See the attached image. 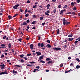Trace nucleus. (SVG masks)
Instances as JSON below:
<instances>
[{"instance_id":"obj_1","label":"nucleus","mask_w":80,"mask_h":80,"mask_svg":"<svg viewBox=\"0 0 80 80\" xmlns=\"http://www.w3.org/2000/svg\"><path fill=\"white\" fill-rule=\"evenodd\" d=\"M62 23H63V25H65V24L67 25H69L70 24V22H68L67 20H65V18H63L62 19Z\"/></svg>"},{"instance_id":"obj_2","label":"nucleus","mask_w":80,"mask_h":80,"mask_svg":"<svg viewBox=\"0 0 80 80\" xmlns=\"http://www.w3.org/2000/svg\"><path fill=\"white\" fill-rule=\"evenodd\" d=\"M19 4H17L15 6H13V7H12V8L14 9H18V7H19Z\"/></svg>"},{"instance_id":"obj_3","label":"nucleus","mask_w":80,"mask_h":80,"mask_svg":"<svg viewBox=\"0 0 80 80\" xmlns=\"http://www.w3.org/2000/svg\"><path fill=\"white\" fill-rule=\"evenodd\" d=\"M52 49L55 50L56 51H60L62 50V49L60 48H53Z\"/></svg>"},{"instance_id":"obj_4","label":"nucleus","mask_w":80,"mask_h":80,"mask_svg":"<svg viewBox=\"0 0 80 80\" xmlns=\"http://www.w3.org/2000/svg\"><path fill=\"white\" fill-rule=\"evenodd\" d=\"M38 46L39 47H41L42 48L43 46H44V45L43 44V43H42L41 44L40 43H39L38 44Z\"/></svg>"},{"instance_id":"obj_5","label":"nucleus","mask_w":80,"mask_h":80,"mask_svg":"<svg viewBox=\"0 0 80 80\" xmlns=\"http://www.w3.org/2000/svg\"><path fill=\"white\" fill-rule=\"evenodd\" d=\"M43 56H44L43 55H42L40 56V57H39V58L38 60V61H40L43 58Z\"/></svg>"},{"instance_id":"obj_6","label":"nucleus","mask_w":80,"mask_h":80,"mask_svg":"<svg viewBox=\"0 0 80 80\" xmlns=\"http://www.w3.org/2000/svg\"><path fill=\"white\" fill-rule=\"evenodd\" d=\"M29 46L30 47V48H31V49H33V44H31Z\"/></svg>"},{"instance_id":"obj_7","label":"nucleus","mask_w":80,"mask_h":80,"mask_svg":"<svg viewBox=\"0 0 80 80\" xmlns=\"http://www.w3.org/2000/svg\"><path fill=\"white\" fill-rule=\"evenodd\" d=\"M7 74V72H1L0 73V75H2L4 74Z\"/></svg>"},{"instance_id":"obj_8","label":"nucleus","mask_w":80,"mask_h":80,"mask_svg":"<svg viewBox=\"0 0 80 80\" xmlns=\"http://www.w3.org/2000/svg\"><path fill=\"white\" fill-rule=\"evenodd\" d=\"M36 54H37V56H38L41 55V53L40 52H36Z\"/></svg>"},{"instance_id":"obj_9","label":"nucleus","mask_w":80,"mask_h":80,"mask_svg":"<svg viewBox=\"0 0 80 80\" xmlns=\"http://www.w3.org/2000/svg\"><path fill=\"white\" fill-rule=\"evenodd\" d=\"M13 18L12 17V16L10 15L8 16V19H12Z\"/></svg>"},{"instance_id":"obj_10","label":"nucleus","mask_w":80,"mask_h":80,"mask_svg":"<svg viewBox=\"0 0 80 80\" xmlns=\"http://www.w3.org/2000/svg\"><path fill=\"white\" fill-rule=\"evenodd\" d=\"M73 40V38H68V41H69L70 42H71Z\"/></svg>"},{"instance_id":"obj_11","label":"nucleus","mask_w":80,"mask_h":80,"mask_svg":"<svg viewBox=\"0 0 80 80\" xmlns=\"http://www.w3.org/2000/svg\"><path fill=\"white\" fill-rule=\"evenodd\" d=\"M64 10H62V11H61L60 12V15H62V13H63V12H64Z\"/></svg>"},{"instance_id":"obj_12","label":"nucleus","mask_w":80,"mask_h":80,"mask_svg":"<svg viewBox=\"0 0 80 80\" xmlns=\"http://www.w3.org/2000/svg\"><path fill=\"white\" fill-rule=\"evenodd\" d=\"M52 62V60H50L48 62H47V64H49L50 63H51Z\"/></svg>"},{"instance_id":"obj_13","label":"nucleus","mask_w":80,"mask_h":80,"mask_svg":"<svg viewBox=\"0 0 80 80\" xmlns=\"http://www.w3.org/2000/svg\"><path fill=\"white\" fill-rule=\"evenodd\" d=\"M12 72L13 74H17L18 73L17 71H15L14 70H13L12 71Z\"/></svg>"},{"instance_id":"obj_14","label":"nucleus","mask_w":80,"mask_h":80,"mask_svg":"<svg viewBox=\"0 0 80 80\" xmlns=\"http://www.w3.org/2000/svg\"><path fill=\"white\" fill-rule=\"evenodd\" d=\"M72 37H73V35L72 34H70L68 36V37L69 38Z\"/></svg>"},{"instance_id":"obj_15","label":"nucleus","mask_w":80,"mask_h":80,"mask_svg":"<svg viewBox=\"0 0 80 80\" xmlns=\"http://www.w3.org/2000/svg\"><path fill=\"white\" fill-rule=\"evenodd\" d=\"M29 29V25L27 26V29H26V31L27 32H28V29Z\"/></svg>"},{"instance_id":"obj_16","label":"nucleus","mask_w":80,"mask_h":80,"mask_svg":"<svg viewBox=\"0 0 80 80\" xmlns=\"http://www.w3.org/2000/svg\"><path fill=\"white\" fill-rule=\"evenodd\" d=\"M11 45H12L10 43H9V44H8V48H10Z\"/></svg>"},{"instance_id":"obj_17","label":"nucleus","mask_w":80,"mask_h":80,"mask_svg":"<svg viewBox=\"0 0 80 80\" xmlns=\"http://www.w3.org/2000/svg\"><path fill=\"white\" fill-rule=\"evenodd\" d=\"M39 71V70H38V69H34V71H33V72H36V71Z\"/></svg>"},{"instance_id":"obj_18","label":"nucleus","mask_w":80,"mask_h":80,"mask_svg":"<svg viewBox=\"0 0 80 80\" xmlns=\"http://www.w3.org/2000/svg\"><path fill=\"white\" fill-rule=\"evenodd\" d=\"M51 60V59L49 58L46 59V61H49Z\"/></svg>"},{"instance_id":"obj_19","label":"nucleus","mask_w":80,"mask_h":80,"mask_svg":"<svg viewBox=\"0 0 80 80\" xmlns=\"http://www.w3.org/2000/svg\"><path fill=\"white\" fill-rule=\"evenodd\" d=\"M68 7V6L67 5H65L64 6V7H63V8L65 9V8H66Z\"/></svg>"},{"instance_id":"obj_20","label":"nucleus","mask_w":80,"mask_h":80,"mask_svg":"<svg viewBox=\"0 0 80 80\" xmlns=\"http://www.w3.org/2000/svg\"><path fill=\"white\" fill-rule=\"evenodd\" d=\"M48 47V48H49L51 47V45H50L49 44H48L46 45V47Z\"/></svg>"},{"instance_id":"obj_21","label":"nucleus","mask_w":80,"mask_h":80,"mask_svg":"<svg viewBox=\"0 0 80 80\" xmlns=\"http://www.w3.org/2000/svg\"><path fill=\"white\" fill-rule=\"evenodd\" d=\"M0 67H1V68L5 67V66L4 64L0 65Z\"/></svg>"},{"instance_id":"obj_22","label":"nucleus","mask_w":80,"mask_h":80,"mask_svg":"<svg viewBox=\"0 0 80 80\" xmlns=\"http://www.w3.org/2000/svg\"><path fill=\"white\" fill-rule=\"evenodd\" d=\"M50 7V4H48L46 6V8H47V9H48Z\"/></svg>"},{"instance_id":"obj_23","label":"nucleus","mask_w":80,"mask_h":80,"mask_svg":"<svg viewBox=\"0 0 80 80\" xmlns=\"http://www.w3.org/2000/svg\"><path fill=\"white\" fill-rule=\"evenodd\" d=\"M80 68V66L78 65L76 66V69H78Z\"/></svg>"},{"instance_id":"obj_24","label":"nucleus","mask_w":80,"mask_h":80,"mask_svg":"<svg viewBox=\"0 0 80 80\" xmlns=\"http://www.w3.org/2000/svg\"><path fill=\"white\" fill-rule=\"evenodd\" d=\"M19 62H21V63H23L24 62V60L23 59H22L21 60H19Z\"/></svg>"},{"instance_id":"obj_25","label":"nucleus","mask_w":80,"mask_h":80,"mask_svg":"<svg viewBox=\"0 0 80 80\" xmlns=\"http://www.w3.org/2000/svg\"><path fill=\"white\" fill-rule=\"evenodd\" d=\"M27 67H32L33 66V65H32V64H31V65L28 64V65H27Z\"/></svg>"},{"instance_id":"obj_26","label":"nucleus","mask_w":80,"mask_h":80,"mask_svg":"<svg viewBox=\"0 0 80 80\" xmlns=\"http://www.w3.org/2000/svg\"><path fill=\"white\" fill-rule=\"evenodd\" d=\"M68 41V39L66 38L65 39V41H63V42H64Z\"/></svg>"},{"instance_id":"obj_27","label":"nucleus","mask_w":80,"mask_h":80,"mask_svg":"<svg viewBox=\"0 0 80 80\" xmlns=\"http://www.w3.org/2000/svg\"><path fill=\"white\" fill-rule=\"evenodd\" d=\"M24 56V55H19V57L21 58H23V56Z\"/></svg>"},{"instance_id":"obj_28","label":"nucleus","mask_w":80,"mask_h":80,"mask_svg":"<svg viewBox=\"0 0 80 80\" xmlns=\"http://www.w3.org/2000/svg\"><path fill=\"white\" fill-rule=\"evenodd\" d=\"M59 33V29H58V31H57V34L58 35Z\"/></svg>"},{"instance_id":"obj_29","label":"nucleus","mask_w":80,"mask_h":80,"mask_svg":"<svg viewBox=\"0 0 80 80\" xmlns=\"http://www.w3.org/2000/svg\"><path fill=\"white\" fill-rule=\"evenodd\" d=\"M27 22H23V24H22L23 26H25L27 25Z\"/></svg>"},{"instance_id":"obj_30","label":"nucleus","mask_w":80,"mask_h":80,"mask_svg":"<svg viewBox=\"0 0 80 80\" xmlns=\"http://www.w3.org/2000/svg\"><path fill=\"white\" fill-rule=\"evenodd\" d=\"M40 62H41L42 63H45V61H42V60H40Z\"/></svg>"},{"instance_id":"obj_31","label":"nucleus","mask_w":80,"mask_h":80,"mask_svg":"<svg viewBox=\"0 0 80 80\" xmlns=\"http://www.w3.org/2000/svg\"><path fill=\"white\" fill-rule=\"evenodd\" d=\"M36 21H33V22H32L31 24H35V23H36Z\"/></svg>"},{"instance_id":"obj_32","label":"nucleus","mask_w":80,"mask_h":80,"mask_svg":"<svg viewBox=\"0 0 80 80\" xmlns=\"http://www.w3.org/2000/svg\"><path fill=\"white\" fill-rule=\"evenodd\" d=\"M26 22H27V23H29L30 22V21H29V19L27 20Z\"/></svg>"},{"instance_id":"obj_33","label":"nucleus","mask_w":80,"mask_h":80,"mask_svg":"<svg viewBox=\"0 0 80 80\" xmlns=\"http://www.w3.org/2000/svg\"><path fill=\"white\" fill-rule=\"evenodd\" d=\"M18 15V14H15V15H14L13 16V17H12V18H14L16 16H17Z\"/></svg>"},{"instance_id":"obj_34","label":"nucleus","mask_w":80,"mask_h":80,"mask_svg":"<svg viewBox=\"0 0 80 80\" xmlns=\"http://www.w3.org/2000/svg\"><path fill=\"white\" fill-rule=\"evenodd\" d=\"M37 7V5H34L33 6L32 8H36Z\"/></svg>"},{"instance_id":"obj_35","label":"nucleus","mask_w":80,"mask_h":80,"mask_svg":"<svg viewBox=\"0 0 80 80\" xmlns=\"http://www.w3.org/2000/svg\"><path fill=\"white\" fill-rule=\"evenodd\" d=\"M1 46H2V47H5V45L4 44H2L1 45Z\"/></svg>"},{"instance_id":"obj_36","label":"nucleus","mask_w":80,"mask_h":80,"mask_svg":"<svg viewBox=\"0 0 80 80\" xmlns=\"http://www.w3.org/2000/svg\"><path fill=\"white\" fill-rule=\"evenodd\" d=\"M56 11H57L56 8L54 9L53 11L54 13H55L56 12Z\"/></svg>"},{"instance_id":"obj_37","label":"nucleus","mask_w":80,"mask_h":80,"mask_svg":"<svg viewBox=\"0 0 80 80\" xmlns=\"http://www.w3.org/2000/svg\"><path fill=\"white\" fill-rule=\"evenodd\" d=\"M70 70H71V69H70L69 71H65V73H67L68 72H70Z\"/></svg>"},{"instance_id":"obj_38","label":"nucleus","mask_w":80,"mask_h":80,"mask_svg":"<svg viewBox=\"0 0 80 80\" xmlns=\"http://www.w3.org/2000/svg\"><path fill=\"white\" fill-rule=\"evenodd\" d=\"M14 66H17L18 68L20 67V66H19V65H15Z\"/></svg>"},{"instance_id":"obj_39","label":"nucleus","mask_w":80,"mask_h":80,"mask_svg":"<svg viewBox=\"0 0 80 80\" xmlns=\"http://www.w3.org/2000/svg\"><path fill=\"white\" fill-rule=\"evenodd\" d=\"M29 16V14H27L25 15V16H26V17H27Z\"/></svg>"},{"instance_id":"obj_40","label":"nucleus","mask_w":80,"mask_h":80,"mask_svg":"<svg viewBox=\"0 0 80 80\" xmlns=\"http://www.w3.org/2000/svg\"><path fill=\"white\" fill-rule=\"evenodd\" d=\"M0 12H3V9H2V8H1V9H0Z\"/></svg>"},{"instance_id":"obj_41","label":"nucleus","mask_w":80,"mask_h":80,"mask_svg":"<svg viewBox=\"0 0 80 80\" xmlns=\"http://www.w3.org/2000/svg\"><path fill=\"white\" fill-rule=\"evenodd\" d=\"M45 15H47V16H48V15H49V14H48V12H45Z\"/></svg>"},{"instance_id":"obj_42","label":"nucleus","mask_w":80,"mask_h":80,"mask_svg":"<svg viewBox=\"0 0 80 80\" xmlns=\"http://www.w3.org/2000/svg\"><path fill=\"white\" fill-rule=\"evenodd\" d=\"M43 17H40V20H43Z\"/></svg>"},{"instance_id":"obj_43","label":"nucleus","mask_w":80,"mask_h":80,"mask_svg":"<svg viewBox=\"0 0 80 80\" xmlns=\"http://www.w3.org/2000/svg\"><path fill=\"white\" fill-rule=\"evenodd\" d=\"M22 38H19L18 39V40H19V41L20 42H22Z\"/></svg>"},{"instance_id":"obj_44","label":"nucleus","mask_w":80,"mask_h":80,"mask_svg":"<svg viewBox=\"0 0 80 80\" xmlns=\"http://www.w3.org/2000/svg\"><path fill=\"white\" fill-rule=\"evenodd\" d=\"M78 42V41H76L74 42V43L75 44H76Z\"/></svg>"},{"instance_id":"obj_45","label":"nucleus","mask_w":80,"mask_h":80,"mask_svg":"<svg viewBox=\"0 0 80 80\" xmlns=\"http://www.w3.org/2000/svg\"><path fill=\"white\" fill-rule=\"evenodd\" d=\"M58 8H61V5H59L58 6Z\"/></svg>"},{"instance_id":"obj_46","label":"nucleus","mask_w":80,"mask_h":80,"mask_svg":"<svg viewBox=\"0 0 80 80\" xmlns=\"http://www.w3.org/2000/svg\"><path fill=\"white\" fill-rule=\"evenodd\" d=\"M71 6H74L73 2H72L71 3Z\"/></svg>"},{"instance_id":"obj_47","label":"nucleus","mask_w":80,"mask_h":80,"mask_svg":"<svg viewBox=\"0 0 80 80\" xmlns=\"http://www.w3.org/2000/svg\"><path fill=\"white\" fill-rule=\"evenodd\" d=\"M76 60H77L78 62H80V60H79V59L78 58H76Z\"/></svg>"},{"instance_id":"obj_48","label":"nucleus","mask_w":80,"mask_h":80,"mask_svg":"<svg viewBox=\"0 0 80 80\" xmlns=\"http://www.w3.org/2000/svg\"><path fill=\"white\" fill-rule=\"evenodd\" d=\"M36 68L39 69H40V66H37L36 67Z\"/></svg>"},{"instance_id":"obj_49","label":"nucleus","mask_w":80,"mask_h":80,"mask_svg":"<svg viewBox=\"0 0 80 80\" xmlns=\"http://www.w3.org/2000/svg\"><path fill=\"white\" fill-rule=\"evenodd\" d=\"M66 14H71V12H68L67 13H66Z\"/></svg>"},{"instance_id":"obj_50","label":"nucleus","mask_w":80,"mask_h":80,"mask_svg":"<svg viewBox=\"0 0 80 80\" xmlns=\"http://www.w3.org/2000/svg\"><path fill=\"white\" fill-rule=\"evenodd\" d=\"M3 39H5L6 38V36H5V35H4V37H3Z\"/></svg>"},{"instance_id":"obj_51","label":"nucleus","mask_w":80,"mask_h":80,"mask_svg":"<svg viewBox=\"0 0 80 80\" xmlns=\"http://www.w3.org/2000/svg\"><path fill=\"white\" fill-rule=\"evenodd\" d=\"M35 63V62H29V63H31V64H33V63Z\"/></svg>"},{"instance_id":"obj_52","label":"nucleus","mask_w":80,"mask_h":80,"mask_svg":"<svg viewBox=\"0 0 80 80\" xmlns=\"http://www.w3.org/2000/svg\"><path fill=\"white\" fill-rule=\"evenodd\" d=\"M47 42H48V43H50V40H47Z\"/></svg>"},{"instance_id":"obj_53","label":"nucleus","mask_w":80,"mask_h":80,"mask_svg":"<svg viewBox=\"0 0 80 80\" xmlns=\"http://www.w3.org/2000/svg\"><path fill=\"white\" fill-rule=\"evenodd\" d=\"M36 16L35 15H33L32 16V17L33 18H36Z\"/></svg>"},{"instance_id":"obj_54","label":"nucleus","mask_w":80,"mask_h":80,"mask_svg":"<svg viewBox=\"0 0 80 80\" xmlns=\"http://www.w3.org/2000/svg\"><path fill=\"white\" fill-rule=\"evenodd\" d=\"M77 3H79L80 2V0H77Z\"/></svg>"},{"instance_id":"obj_55","label":"nucleus","mask_w":80,"mask_h":80,"mask_svg":"<svg viewBox=\"0 0 80 80\" xmlns=\"http://www.w3.org/2000/svg\"><path fill=\"white\" fill-rule=\"evenodd\" d=\"M4 57V55L3 54H2V55H1V58H2Z\"/></svg>"},{"instance_id":"obj_56","label":"nucleus","mask_w":80,"mask_h":80,"mask_svg":"<svg viewBox=\"0 0 80 80\" xmlns=\"http://www.w3.org/2000/svg\"><path fill=\"white\" fill-rule=\"evenodd\" d=\"M73 65V63H70V67H72V66H73L72 65Z\"/></svg>"},{"instance_id":"obj_57","label":"nucleus","mask_w":80,"mask_h":80,"mask_svg":"<svg viewBox=\"0 0 80 80\" xmlns=\"http://www.w3.org/2000/svg\"><path fill=\"white\" fill-rule=\"evenodd\" d=\"M30 3V1L29 0H28L27 1V3Z\"/></svg>"},{"instance_id":"obj_58","label":"nucleus","mask_w":80,"mask_h":80,"mask_svg":"<svg viewBox=\"0 0 80 80\" xmlns=\"http://www.w3.org/2000/svg\"><path fill=\"white\" fill-rule=\"evenodd\" d=\"M72 14H73V15H74V16L75 15V12H73L72 13Z\"/></svg>"},{"instance_id":"obj_59","label":"nucleus","mask_w":80,"mask_h":80,"mask_svg":"<svg viewBox=\"0 0 80 80\" xmlns=\"http://www.w3.org/2000/svg\"><path fill=\"white\" fill-rule=\"evenodd\" d=\"M23 58L25 59V60H27V58L26 57H23Z\"/></svg>"},{"instance_id":"obj_60","label":"nucleus","mask_w":80,"mask_h":80,"mask_svg":"<svg viewBox=\"0 0 80 80\" xmlns=\"http://www.w3.org/2000/svg\"><path fill=\"white\" fill-rule=\"evenodd\" d=\"M73 10H77V8L76 7H74V8H73Z\"/></svg>"},{"instance_id":"obj_61","label":"nucleus","mask_w":80,"mask_h":80,"mask_svg":"<svg viewBox=\"0 0 80 80\" xmlns=\"http://www.w3.org/2000/svg\"><path fill=\"white\" fill-rule=\"evenodd\" d=\"M19 10H20V11H21V12H23V10H22V9L21 8H20L19 9Z\"/></svg>"},{"instance_id":"obj_62","label":"nucleus","mask_w":80,"mask_h":80,"mask_svg":"<svg viewBox=\"0 0 80 80\" xmlns=\"http://www.w3.org/2000/svg\"><path fill=\"white\" fill-rule=\"evenodd\" d=\"M45 22L42 23V25L43 26H44L45 25Z\"/></svg>"},{"instance_id":"obj_63","label":"nucleus","mask_w":80,"mask_h":80,"mask_svg":"<svg viewBox=\"0 0 80 80\" xmlns=\"http://www.w3.org/2000/svg\"><path fill=\"white\" fill-rule=\"evenodd\" d=\"M27 56H30L31 55V54H27Z\"/></svg>"},{"instance_id":"obj_64","label":"nucleus","mask_w":80,"mask_h":80,"mask_svg":"<svg viewBox=\"0 0 80 80\" xmlns=\"http://www.w3.org/2000/svg\"><path fill=\"white\" fill-rule=\"evenodd\" d=\"M32 29H36V28L35 27H33V28H32Z\"/></svg>"}]
</instances>
